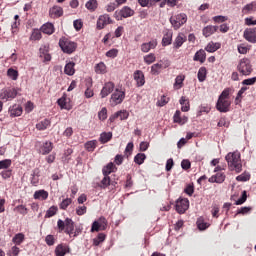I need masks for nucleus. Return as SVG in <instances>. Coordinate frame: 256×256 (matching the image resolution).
Wrapping results in <instances>:
<instances>
[{
    "mask_svg": "<svg viewBox=\"0 0 256 256\" xmlns=\"http://www.w3.org/2000/svg\"><path fill=\"white\" fill-rule=\"evenodd\" d=\"M85 7L86 9H88V11L93 13L97 11V7H99V3L97 2V0H89L88 2H86Z\"/></svg>",
    "mask_w": 256,
    "mask_h": 256,
    "instance_id": "nucleus-34",
    "label": "nucleus"
},
{
    "mask_svg": "<svg viewBox=\"0 0 256 256\" xmlns=\"http://www.w3.org/2000/svg\"><path fill=\"white\" fill-rule=\"evenodd\" d=\"M228 167L232 171H235L237 173H241L243 171V164L241 163V153L239 151L230 152L225 157Z\"/></svg>",
    "mask_w": 256,
    "mask_h": 256,
    "instance_id": "nucleus-1",
    "label": "nucleus"
},
{
    "mask_svg": "<svg viewBox=\"0 0 256 256\" xmlns=\"http://www.w3.org/2000/svg\"><path fill=\"white\" fill-rule=\"evenodd\" d=\"M118 15L116 17L117 21H121V19H127L129 17H133L135 15V10L131 9L129 6H124L121 8V10L118 12Z\"/></svg>",
    "mask_w": 256,
    "mask_h": 256,
    "instance_id": "nucleus-8",
    "label": "nucleus"
},
{
    "mask_svg": "<svg viewBox=\"0 0 256 256\" xmlns=\"http://www.w3.org/2000/svg\"><path fill=\"white\" fill-rule=\"evenodd\" d=\"M111 24H113V19H111V16H109V14H103L100 15L97 20L96 29H98V31H101V29H105L107 25Z\"/></svg>",
    "mask_w": 256,
    "mask_h": 256,
    "instance_id": "nucleus-6",
    "label": "nucleus"
},
{
    "mask_svg": "<svg viewBox=\"0 0 256 256\" xmlns=\"http://www.w3.org/2000/svg\"><path fill=\"white\" fill-rule=\"evenodd\" d=\"M41 31L45 33V35H53V33H55V26L53 23L48 22L42 25Z\"/></svg>",
    "mask_w": 256,
    "mask_h": 256,
    "instance_id": "nucleus-25",
    "label": "nucleus"
},
{
    "mask_svg": "<svg viewBox=\"0 0 256 256\" xmlns=\"http://www.w3.org/2000/svg\"><path fill=\"white\" fill-rule=\"evenodd\" d=\"M196 225L200 231H205V229H209V223L205 222L203 218H198Z\"/></svg>",
    "mask_w": 256,
    "mask_h": 256,
    "instance_id": "nucleus-46",
    "label": "nucleus"
},
{
    "mask_svg": "<svg viewBox=\"0 0 256 256\" xmlns=\"http://www.w3.org/2000/svg\"><path fill=\"white\" fill-rule=\"evenodd\" d=\"M57 103L61 109H66L67 111H71V105L69 104V98H67L66 95H63L61 98H59Z\"/></svg>",
    "mask_w": 256,
    "mask_h": 256,
    "instance_id": "nucleus-21",
    "label": "nucleus"
},
{
    "mask_svg": "<svg viewBox=\"0 0 256 256\" xmlns=\"http://www.w3.org/2000/svg\"><path fill=\"white\" fill-rule=\"evenodd\" d=\"M158 45L157 39H152L150 42L143 43L140 46L142 53H149L151 49H156Z\"/></svg>",
    "mask_w": 256,
    "mask_h": 256,
    "instance_id": "nucleus-13",
    "label": "nucleus"
},
{
    "mask_svg": "<svg viewBox=\"0 0 256 256\" xmlns=\"http://www.w3.org/2000/svg\"><path fill=\"white\" fill-rule=\"evenodd\" d=\"M7 76L9 77V79H12V81H17V79H19V71L13 68H9L7 70Z\"/></svg>",
    "mask_w": 256,
    "mask_h": 256,
    "instance_id": "nucleus-42",
    "label": "nucleus"
},
{
    "mask_svg": "<svg viewBox=\"0 0 256 256\" xmlns=\"http://www.w3.org/2000/svg\"><path fill=\"white\" fill-rule=\"evenodd\" d=\"M71 203H73V200L71 198H66L60 203L59 208L62 209V211H65Z\"/></svg>",
    "mask_w": 256,
    "mask_h": 256,
    "instance_id": "nucleus-52",
    "label": "nucleus"
},
{
    "mask_svg": "<svg viewBox=\"0 0 256 256\" xmlns=\"http://www.w3.org/2000/svg\"><path fill=\"white\" fill-rule=\"evenodd\" d=\"M98 142L97 140H90L84 144V147L86 151H89L90 153H93L95 149H97Z\"/></svg>",
    "mask_w": 256,
    "mask_h": 256,
    "instance_id": "nucleus-35",
    "label": "nucleus"
},
{
    "mask_svg": "<svg viewBox=\"0 0 256 256\" xmlns=\"http://www.w3.org/2000/svg\"><path fill=\"white\" fill-rule=\"evenodd\" d=\"M250 179H251V175L245 174V173H242L236 177V181H241V182L249 181Z\"/></svg>",
    "mask_w": 256,
    "mask_h": 256,
    "instance_id": "nucleus-62",
    "label": "nucleus"
},
{
    "mask_svg": "<svg viewBox=\"0 0 256 256\" xmlns=\"http://www.w3.org/2000/svg\"><path fill=\"white\" fill-rule=\"evenodd\" d=\"M181 107V111H183L184 113H187V111H189V109H191V104L189 102V98H187L186 96H182L179 100Z\"/></svg>",
    "mask_w": 256,
    "mask_h": 256,
    "instance_id": "nucleus-24",
    "label": "nucleus"
},
{
    "mask_svg": "<svg viewBox=\"0 0 256 256\" xmlns=\"http://www.w3.org/2000/svg\"><path fill=\"white\" fill-rule=\"evenodd\" d=\"M41 31L34 30L30 36V41H39L41 39Z\"/></svg>",
    "mask_w": 256,
    "mask_h": 256,
    "instance_id": "nucleus-58",
    "label": "nucleus"
},
{
    "mask_svg": "<svg viewBox=\"0 0 256 256\" xmlns=\"http://www.w3.org/2000/svg\"><path fill=\"white\" fill-rule=\"evenodd\" d=\"M155 54L150 53L146 56H144V62L147 63V65H151V63H155Z\"/></svg>",
    "mask_w": 256,
    "mask_h": 256,
    "instance_id": "nucleus-56",
    "label": "nucleus"
},
{
    "mask_svg": "<svg viewBox=\"0 0 256 256\" xmlns=\"http://www.w3.org/2000/svg\"><path fill=\"white\" fill-rule=\"evenodd\" d=\"M247 89V86H244L238 91L237 96L235 98V105H239V103H241V99H243V93H245Z\"/></svg>",
    "mask_w": 256,
    "mask_h": 256,
    "instance_id": "nucleus-51",
    "label": "nucleus"
},
{
    "mask_svg": "<svg viewBox=\"0 0 256 256\" xmlns=\"http://www.w3.org/2000/svg\"><path fill=\"white\" fill-rule=\"evenodd\" d=\"M125 100V91L119 90V88H116L114 93L111 95L110 103L111 105H121L123 101Z\"/></svg>",
    "mask_w": 256,
    "mask_h": 256,
    "instance_id": "nucleus-5",
    "label": "nucleus"
},
{
    "mask_svg": "<svg viewBox=\"0 0 256 256\" xmlns=\"http://www.w3.org/2000/svg\"><path fill=\"white\" fill-rule=\"evenodd\" d=\"M2 99H6V101H11V99H15L17 97V89L16 88H8L4 90Z\"/></svg>",
    "mask_w": 256,
    "mask_h": 256,
    "instance_id": "nucleus-19",
    "label": "nucleus"
},
{
    "mask_svg": "<svg viewBox=\"0 0 256 256\" xmlns=\"http://www.w3.org/2000/svg\"><path fill=\"white\" fill-rule=\"evenodd\" d=\"M111 185V177L104 175V178L101 180L99 187L101 189H107Z\"/></svg>",
    "mask_w": 256,
    "mask_h": 256,
    "instance_id": "nucleus-45",
    "label": "nucleus"
},
{
    "mask_svg": "<svg viewBox=\"0 0 256 256\" xmlns=\"http://www.w3.org/2000/svg\"><path fill=\"white\" fill-rule=\"evenodd\" d=\"M197 77H198V81L200 83H203V81H205L207 79V68L206 67H201L198 70Z\"/></svg>",
    "mask_w": 256,
    "mask_h": 256,
    "instance_id": "nucleus-40",
    "label": "nucleus"
},
{
    "mask_svg": "<svg viewBox=\"0 0 256 256\" xmlns=\"http://www.w3.org/2000/svg\"><path fill=\"white\" fill-rule=\"evenodd\" d=\"M95 73L98 75H105L107 73V65H105L103 62H100L95 65Z\"/></svg>",
    "mask_w": 256,
    "mask_h": 256,
    "instance_id": "nucleus-37",
    "label": "nucleus"
},
{
    "mask_svg": "<svg viewBox=\"0 0 256 256\" xmlns=\"http://www.w3.org/2000/svg\"><path fill=\"white\" fill-rule=\"evenodd\" d=\"M34 199H38L39 201H47L49 198V192L45 190H37L33 195Z\"/></svg>",
    "mask_w": 256,
    "mask_h": 256,
    "instance_id": "nucleus-23",
    "label": "nucleus"
},
{
    "mask_svg": "<svg viewBox=\"0 0 256 256\" xmlns=\"http://www.w3.org/2000/svg\"><path fill=\"white\" fill-rule=\"evenodd\" d=\"M11 167V160L5 159L0 161V170L1 169H9Z\"/></svg>",
    "mask_w": 256,
    "mask_h": 256,
    "instance_id": "nucleus-61",
    "label": "nucleus"
},
{
    "mask_svg": "<svg viewBox=\"0 0 256 256\" xmlns=\"http://www.w3.org/2000/svg\"><path fill=\"white\" fill-rule=\"evenodd\" d=\"M230 108L231 101L218 98V101L216 103L217 111H219L220 113H229Z\"/></svg>",
    "mask_w": 256,
    "mask_h": 256,
    "instance_id": "nucleus-9",
    "label": "nucleus"
},
{
    "mask_svg": "<svg viewBox=\"0 0 256 256\" xmlns=\"http://www.w3.org/2000/svg\"><path fill=\"white\" fill-rule=\"evenodd\" d=\"M106 238L107 236L104 233H99L97 237L93 239V245H95L96 247L101 245V243H103Z\"/></svg>",
    "mask_w": 256,
    "mask_h": 256,
    "instance_id": "nucleus-48",
    "label": "nucleus"
},
{
    "mask_svg": "<svg viewBox=\"0 0 256 256\" xmlns=\"http://www.w3.org/2000/svg\"><path fill=\"white\" fill-rule=\"evenodd\" d=\"M111 139H113L112 132H102L99 137V141L102 145H105V143H109Z\"/></svg>",
    "mask_w": 256,
    "mask_h": 256,
    "instance_id": "nucleus-28",
    "label": "nucleus"
},
{
    "mask_svg": "<svg viewBox=\"0 0 256 256\" xmlns=\"http://www.w3.org/2000/svg\"><path fill=\"white\" fill-rule=\"evenodd\" d=\"M218 49H221V43L219 42H209L205 47V51L208 53H215V51H218Z\"/></svg>",
    "mask_w": 256,
    "mask_h": 256,
    "instance_id": "nucleus-29",
    "label": "nucleus"
},
{
    "mask_svg": "<svg viewBox=\"0 0 256 256\" xmlns=\"http://www.w3.org/2000/svg\"><path fill=\"white\" fill-rule=\"evenodd\" d=\"M194 61H200L203 63L207 59V54L205 53V50H199L194 55Z\"/></svg>",
    "mask_w": 256,
    "mask_h": 256,
    "instance_id": "nucleus-38",
    "label": "nucleus"
},
{
    "mask_svg": "<svg viewBox=\"0 0 256 256\" xmlns=\"http://www.w3.org/2000/svg\"><path fill=\"white\" fill-rule=\"evenodd\" d=\"M116 113H117L118 119H120V121H125V119H129V112H127L126 110H120Z\"/></svg>",
    "mask_w": 256,
    "mask_h": 256,
    "instance_id": "nucleus-55",
    "label": "nucleus"
},
{
    "mask_svg": "<svg viewBox=\"0 0 256 256\" xmlns=\"http://www.w3.org/2000/svg\"><path fill=\"white\" fill-rule=\"evenodd\" d=\"M73 231H75V222H73L71 218H66V228L64 230V233L72 236Z\"/></svg>",
    "mask_w": 256,
    "mask_h": 256,
    "instance_id": "nucleus-22",
    "label": "nucleus"
},
{
    "mask_svg": "<svg viewBox=\"0 0 256 256\" xmlns=\"http://www.w3.org/2000/svg\"><path fill=\"white\" fill-rule=\"evenodd\" d=\"M243 37L248 43H256V27L246 28Z\"/></svg>",
    "mask_w": 256,
    "mask_h": 256,
    "instance_id": "nucleus-10",
    "label": "nucleus"
},
{
    "mask_svg": "<svg viewBox=\"0 0 256 256\" xmlns=\"http://www.w3.org/2000/svg\"><path fill=\"white\" fill-rule=\"evenodd\" d=\"M19 25H21V22L19 21V15H15L14 22L11 25L13 35H15V33L19 32Z\"/></svg>",
    "mask_w": 256,
    "mask_h": 256,
    "instance_id": "nucleus-41",
    "label": "nucleus"
},
{
    "mask_svg": "<svg viewBox=\"0 0 256 256\" xmlns=\"http://www.w3.org/2000/svg\"><path fill=\"white\" fill-rule=\"evenodd\" d=\"M52 151H53V143L51 142H45L40 149V153H42V155H49V153Z\"/></svg>",
    "mask_w": 256,
    "mask_h": 256,
    "instance_id": "nucleus-32",
    "label": "nucleus"
},
{
    "mask_svg": "<svg viewBox=\"0 0 256 256\" xmlns=\"http://www.w3.org/2000/svg\"><path fill=\"white\" fill-rule=\"evenodd\" d=\"M57 211H59V208L57 206H51L45 214V219H50V217H55L57 215Z\"/></svg>",
    "mask_w": 256,
    "mask_h": 256,
    "instance_id": "nucleus-43",
    "label": "nucleus"
},
{
    "mask_svg": "<svg viewBox=\"0 0 256 256\" xmlns=\"http://www.w3.org/2000/svg\"><path fill=\"white\" fill-rule=\"evenodd\" d=\"M134 80L136 81L137 87H143L145 85V74H143V71L136 70L134 72Z\"/></svg>",
    "mask_w": 256,
    "mask_h": 256,
    "instance_id": "nucleus-17",
    "label": "nucleus"
},
{
    "mask_svg": "<svg viewBox=\"0 0 256 256\" xmlns=\"http://www.w3.org/2000/svg\"><path fill=\"white\" fill-rule=\"evenodd\" d=\"M86 90H85V97L87 99H91V97H93V95H95V93L93 92V89H91L93 87V81L91 79H87L86 80Z\"/></svg>",
    "mask_w": 256,
    "mask_h": 256,
    "instance_id": "nucleus-26",
    "label": "nucleus"
},
{
    "mask_svg": "<svg viewBox=\"0 0 256 256\" xmlns=\"http://www.w3.org/2000/svg\"><path fill=\"white\" fill-rule=\"evenodd\" d=\"M21 252V249L17 246H13L10 250V253H8L9 256H17Z\"/></svg>",
    "mask_w": 256,
    "mask_h": 256,
    "instance_id": "nucleus-64",
    "label": "nucleus"
},
{
    "mask_svg": "<svg viewBox=\"0 0 256 256\" xmlns=\"http://www.w3.org/2000/svg\"><path fill=\"white\" fill-rule=\"evenodd\" d=\"M219 26L208 25L202 29V35L204 37H211L214 33H217Z\"/></svg>",
    "mask_w": 256,
    "mask_h": 256,
    "instance_id": "nucleus-20",
    "label": "nucleus"
},
{
    "mask_svg": "<svg viewBox=\"0 0 256 256\" xmlns=\"http://www.w3.org/2000/svg\"><path fill=\"white\" fill-rule=\"evenodd\" d=\"M59 47L63 51V53L71 55V53H75V51L77 50V43L71 41L67 37H62L59 40Z\"/></svg>",
    "mask_w": 256,
    "mask_h": 256,
    "instance_id": "nucleus-2",
    "label": "nucleus"
},
{
    "mask_svg": "<svg viewBox=\"0 0 256 256\" xmlns=\"http://www.w3.org/2000/svg\"><path fill=\"white\" fill-rule=\"evenodd\" d=\"M183 43H185L183 36H181V35L177 36L174 41V48L179 49V47H181L183 45Z\"/></svg>",
    "mask_w": 256,
    "mask_h": 256,
    "instance_id": "nucleus-57",
    "label": "nucleus"
},
{
    "mask_svg": "<svg viewBox=\"0 0 256 256\" xmlns=\"http://www.w3.org/2000/svg\"><path fill=\"white\" fill-rule=\"evenodd\" d=\"M145 159H147V156L144 153H138L134 157V163H136V165H143V163H145Z\"/></svg>",
    "mask_w": 256,
    "mask_h": 256,
    "instance_id": "nucleus-44",
    "label": "nucleus"
},
{
    "mask_svg": "<svg viewBox=\"0 0 256 256\" xmlns=\"http://www.w3.org/2000/svg\"><path fill=\"white\" fill-rule=\"evenodd\" d=\"M96 222L100 226L101 231H105V229H107V219H105V217H100Z\"/></svg>",
    "mask_w": 256,
    "mask_h": 256,
    "instance_id": "nucleus-54",
    "label": "nucleus"
},
{
    "mask_svg": "<svg viewBox=\"0 0 256 256\" xmlns=\"http://www.w3.org/2000/svg\"><path fill=\"white\" fill-rule=\"evenodd\" d=\"M176 211L180 215H183L187 209H189V199L187 198H180L176 201Z\"/></svg>",
    "mask_w": 256,
    "mask_h": 256,
    "instance_id": "nucleus-7",
    "label": "nucleus"
},
{
    "mask_svg": "<svg viewBox=\"0 0 256 256\" xmlns=\"http://www.w3.org/2000/svg\"><path fill=\"white\" fill-rule=\"evenodd\" d=\"M39 51H40L41 59H44V61H51V54H49V47L41 46Z\"/></svg>",
    "mask_w": 256,
    "mask_h": 256,
    "instance_id": "nucleus-27",
    "label": "nucleus"
},
{
    "mask_svg": "<svg viewBox=\"0 0 256 256\" xmlns=\"http://www.w3.org/2000/svg\"><path fill=\"white\" fill-rule=\"evenodd\" d=\"M48 127H51V120L49 119H44L36 124V129H38V131H45Z\"/></svg>",
    "mask_w": 256,
    "mask_h": 256,
    "instance_id": "nucleus-33",
    "label": "nucleus"
},
{
    "mask_svg": "<svg viewBox=\"0 0 256 256\" xmlns=\"http://www.w3.org/2000/svg\"><path fill=\"white\" fill-rule=\"evenodd\" d=\"M161 69H163V63H156L151 66L152 75H159L161 73Z\"/></svg>",
    "mask_w": 256,
    "mask_h": 256,
    "instance_id": "nucleus-47",
    "label": "nucleus"
},
{
    "mask_svg": "<svg viewBox=\"0 0 256 256\" xmlns=\"http://www.w3.org/2000/svg\"><path fill=\"white\" fill-rule=\"evenodd\" d=\"M45 243L51 247L53 245H55V236L53 235H47L45 238Z\"/></svg>",
    "mask_w": 256,
    "mask_h": 256,
    "instance_id": "nucleus-63",
    "label": "nucleus"
},
{
    "mask_svg": "<svg viewBox=\"0 0 256 256\" xmlns=\"http://www.w3.org/2000/svg\"><path fill=\"white\" fill-rule=\"evenodd\" d=\"M226 179L225 172H216L215 175H212L208 181L209 183H224Z\"/></svg>",
    "mask_w": 256,
    "mask_h": 256,
    "instance_id": "nucleus-16",
    "label": "nucleus"
},
{
    "mask_svg": "<svg viewBox=\"0 0 256 256\" xmlns=\"http://www.w3.org/2000/svg\"><path fill=\"white\" fill-rule=\"evenodd\" d=\"M174 123H178V125H185L187 121H189V118L187 116H181V111L176 110L174 116H173Z\"/></svg>",
    "mask_w": 256,
    "mask_h": 256,
    "instance_id": "nucleus-18",
    "label": "nucleus"
},
{
    "mask_svg": "<svg viewBox=\"0 0 256 256\" xmlns=\"http://www.w3.org/2000/svg\"><path fill=\"white\" fill-rule=\"evenodd\" d=\"M237 71L245 77L253 73V65H251V60H249V58H242L237 65Z\"/></svg>",
    "mask_w": 256,
    "mask_h": 256,
    "instance_id": "nucleus-3",
    "label": "nucleus"
},
{
    "mask_svg": "<svg viewBox=\"0 0 256 256\" xmlns=\"http://www.w3.org/2000/svg\"><path fill=\"white\" fill-rule=\"evenodd\" d=\"M12 241H13V243H15V245H21V243H23V241H25V234H23V233L16 234L13 237Z\"/></svg>",
    "mask_w": 256,
    "mask_h": 256,
    "instance_id": "nucleus-49",
    "label": "nucleus"
},
{
    "mask_svg": "<svg viewBox=\"0 0 256 256\" xmlns=\"http://www.w3.org/2000/svg\"><path fill=\"white\" fill-rule=\"evenodd\" d=\"M69 251H71L69 245L61 243L55 248V256H65Z\"/></svg>",
    "mask_w": 256,
    "mask_h": 256,
    "instance_id": "nucleus-15",
    "label": "nucleus"
},
{
    "mask_svg": "<svg viewBox=\"0 0 256 256\" xmlns=\"http://www.w3.org/2000/svg\"><path fill=\"white\" fill-rule=\"evenodd\" d=\"M256 9V2H251L249 4H246L243 9H242V13L244 15H249V13H251V11H255Z\"/></svg>",
    "mask_w": 256,
    "mask_h": 256,
    "instance_id": "nucleus-39",
    "label": "nucleus"
},
{
    "mask_svg": "<svg viewBox=\"0 0 256 256\" xmlns=\"http://www.w3.org/2000/svg\"><path fill=\"white\" fill-rule=\"evenodd\" d=\"M115 164H113V162L108 163L106 166L103 167L102 169V173L103 175L109 176L111 175V173H113L115 171Z\"/></svg>",
    "mask_w": 256,
    "mask_h": 256,
    "instance_id": "nucleus-36",
    "label": "nucleus"
},
{
    "mask_svg": "<svg viewBox=\"0 0 256 256\" xmlns=\"http://www.w3.org/2000/svg\"><path fill=\"white\" fill-rule=\"evenodd\" d=\"M49 17H51V19H59V17H63V7L54 5L49 9Z\"/></svg>",
    "mask_w": 256,
    "mask_h": 256,
    "instance_id": "nucleus-12",
    "label": "nucleus"
},
{
    "mask_svg": "<svg viewBox=\"0 0 256 256\" xmlns=\"http://www.w3.org/2000/svg\"><path fill=\"white\" fill-rule=\"evenodd\" d=\"M113 89H115V84L113 82H107L103 86L100 95L102 99H105L110 93H113Z\"/></svg>",
    "mask_w": 256,
    "mask_h": 256,
    "instance_id": "nucleus-14",
    "label": "nucleus"
},
{
    "mask_svg": "<svg viewBox=\"0 0 256 256\" xmlns=\"http://www.w3.org/2000/svg\"><path fill=\"white\" fill-rule=\"evenodd\" d=\"M8 113H9L10 117H12V118L13 117H21V115H23V107H21V105H19V104H14L9 107Z\"/></svg>",
    "mask_w": 256,
    "mask_h": 256,
    "instance_id": "nucleus-11",
    "label": "nucleus"
},
{
    "mask_svg": "<svg viewBox=\"0 0 256 256\" xmlns=\"http://www.w3.org/2000/svg\"><path fill=\"white\" fill-rule=\"evenodd\" d=\"M64 73L70 77L75 75V62H68L64 67Z\"/></svg>",
    "mask_w": 256,
    "mask_h": 256,
    "instance_id": "nucleus-30",
    "label": "nucleus"
},
{
    "mask_svg": "<svg viewBox=\"0 0 256 256\" xmlns=\"http://www.w3.org/2000/svg\"><path fill=\"white\" fill-rule=\"evenodd\" d=\"M230 94H231V88H226L222 91L218 99L229 100Z\"/></svg>",
    "mask_w": 256,
    "mask_h": 256,
    "instance_id": "nucleus-59",
    "label": "nucleus"
},
{
    "mask_svg": "<svg viewBox=\"0 0 256 256\" xmlns=\"http://www.w3.org/2000/svg\"><path fill=\"white\" fill-rule=\"evenodd\" d=\"M173 43V32H166L162 38V46L167 47Z\"/></svg>",
    "mask_w": 256,
    "mask_h": 256,
    "instance_id": "nucleus-31",
    "label": "nucleus"
},
{
    "mask_svg": "<svg viewBox=\"0 0 256 256\" xmlns=\"http://www.w3.org/2000/svg\"><path fill=\"white\" fill-rule=\"evenodd\" d=\"M98 119L100 121H105L107 119V108L103 107L101 111L98 112Z\"/></svg>",
    "mask_w": 256,
    "mask_h": 256,
    "instance_id": "nucleus-60",
    "label": "nucleus"
},
{
    "mask_svg": "<svg viewBox=\"0 0 256 256\" xmlns=\"http://www.w3.org/2000/svg\"><path fill=\"white\" fill-rule=\"evenodd\" d=\"M183 81H185V76L178 75L175 79L174 89H181L183 87Z\"/></svg>",
    "mask_w": 256,
    "mask_h": 256,
    "instance_id": "nucleus-50",
    "label": "nucleus"
},
{
    "mask_svg": "<svg viewBox=\"0 0 256 256\" xmlns=\"http://www.w3.org/2000/svg\"><path fill=\"white\" fill-rule=\"evenodd\" d=\"M14 211H16L17 213H20V215H27V213H29V210L27 209V207L25 205H18L14 208Z\"/></svg>",
    "mask_w": 256,
    "mask_h": 256,
    "instance_id": "nucleus-53",
    "label": "nucleus"
},
{
    "mask_svg": "<svg viewBox=\"0 0 256 256\" xmlns=\"http://www.w3.org/2000/svg\"><path fill=\"white\" fill-rule=\"evenodd\" d=\"M170 23L173 29H175V31H177V29H181V27H183V25L187 23V14L180 13L175 16H172L170 18Z\"/></svg>",
    "mask_w": 256,
    "mask_h": 256,
    "instance_id": "nucleus-4",
    "label": "nucleus"
}]
</instances>
